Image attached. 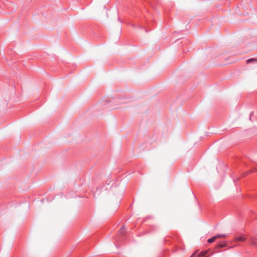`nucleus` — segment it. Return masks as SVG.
I'll return each instance as SVG.
<instances>
[{"mask_svg":"<svg viewBox=\"0 0 257 257\" xmlns=\"http://www.w3.org/2000/svg\"><path fill=\"white\" fill-rule=\"evenodd\" d=\"M235 240L236 241H243L245 240V238L243 236H237L235 238Z\"/></svg>","mask_w":257,"mask_h":257,"instance_id":"obj_1","label":"nucleus"},{"mask_svg":"<svg viewBox=\"0 0 257 257\" xmlns=\"http://www.w3.org/2000/svg\"><path fill=\"white\" fill-rule=\"evenodd\" d=\"M207 252H208V251H205L201 252L198 255V257H208V256H205V255H206Z\"/></svg>","mask_w":257,"mask_h":257,"instance_id":"obj_2","label":"nucleus"},{"mask_svg":"<svg viewBox=\"0 0 257 257\" xmlns=\"http://www.w3.org/2000/svg\"><path fill=\"white\" fill-rule=\"evenodd\" d=\"M252 62H257V59H255V58H251V59H248L246 61V63L249 64V63H251Z\"/></svg>","mask_w":257,"mask_h":257,"instance_id":"obj_3","label":"nucleus"},{"mask_svg":"<svg viewBox=\"0 0 257 257\" xmlns=\"http://www.w3.org/2000/svg\"><path fill=\"white\" fill-rule=\"evenodd\" d=\"M125 227L124 226H122L121 228L119 230V233L120 234H123L125 232Z\"/></svg>","mask_w":257,"mask_h":257,"instance_id":"obj_4","label":"nucleus"},{"mask_svg":"<svg viewBox=\"0 0 257 257\" xmlns=\"http://www.w3.org/2000/svg\"><path fill=\"white\" fill-rule=\"evenodd\" d=\"M215 239H216V237L214 236L211 237V238L209 239L208 240V242L209 243H212V242H214L215 240Z\"/></svg>","mask_w":257,"mask_h":257,"instance_id":"obj_5","label":"nucleus"},{"mask_svg":"<svg viewBox=\"0 0 257 257\" xmlns=\"http://www.w3.org/2000/svg\"><path fill=\"white\" fill-rule=\"evenodd\" d=\"M215 237H216V239L221 238V237H225L226 235L225 234H218V235L215 236Z\"/></svg>","mask_w":257,"mask_h":257,"instance_id":"obj_6","label":"nucleus"},{"mask_svg":"<svg viewBox=\"0 0 257 257\" xmlns=\"http://www.w3.org/2000/svg\"><path fill=\"white\" fill-rule=\"evenodd\" d=\"M225 246V244H219L217 246V247H223Z\"/></svg>","mask_w":257,"mask_h":257,"instance_id":"obj_7","label":"nucleus"},{"mask_svg":"<svg viewBox=\"0 0 257 257\" xmlns=\"http://www.w3.org/2000/svg\"><path fill=\"white\" fill-rule=\"evenodd\" d=\"M251 243L252 245H255L256 244L255 242L254 241H253V240H251Z\"/></svg>","mask_w":257,"mask_h":257,"instance_id":"obj_8","label":"nucleus"},{"mask_svg":"<svg viewBox=\"0 0 257 257\" xmlns=\"http://www.w3.org/2000/svg\"><path fill=\"white\" fill-rule=\"evenodd\" d=\"M195 252H194L190 257H194L195 255Z\"/></svg>","mask_w":257,"mask_h":257,"instance_id":"obj_9","label":"nucleus"}]
</instances>
